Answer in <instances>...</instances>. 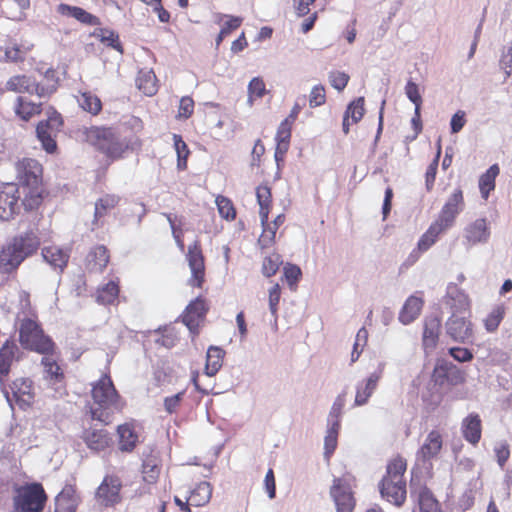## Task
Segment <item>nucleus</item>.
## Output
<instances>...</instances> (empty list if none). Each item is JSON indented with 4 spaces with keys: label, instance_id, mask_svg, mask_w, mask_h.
I'll return each mask as SVG.
<instances>
[{
    "label": "nucleus",
    "instance_id": "1",
    "mask_svg": "<svg viewBox=\"0 0 512 512\" xmlns=\"http://www.w3.org/2000/svg\"><path fill=\"white\" fill-rule=\"evenodd\" d=\"M18 188L23 194L22 204L26 210L37 208L42 199V167L30 158L19 160L15 165Z\"/></svg>",
    "mask_w": 512,
    "mask_h": 512
},
{
    "label": "nucleus",
    "instance_id": "2",
    "mask_svg": "<svg viewBox=\"0 0 512 512\" xmlns=\"http://www.w3.org/2000/svg\"><path fill=\"white\" fill-rule=\"evenodd\" d=\"M40 241L33 232L14 237L0 251V272L11 273L39 247Z\"/></svg>",
    "mask_w": 512,
    "mask_h": 512
},
{
    "label": "nucleus",
    "instance_id": "3",
    "mask_svg": "<svg viewBox=\"0 0 512 512\" xmlns=\"http://www.w3.org/2000/svg\"><path fill=\"white\" fill-rule=\"evenodd\" d=\"M93 405L90 408L92 419L108 423L110 411L120 410L122 405L109 376H102L92 387Z\"/></svg>",
    "mask_w": 512,
    "mask_h": 512
},
{
    "label": "nucleus",
    "instance_id": "4",
    "mask_svg": "<svg viewBox=\"0 0 512 512\" xmlns=\"http://www.w3.org/2000/svg\"><path fill=\"white\" fill-rule=\"evenodd\" d=\"M406 461L397 457L387 466V475L383 478L380 493L383 498L400 507L406 499V482L403 478L406 471Z\"/></svg>",
    "mask_w": 512,
    "mask_h": 512
},
{
    "label": "nucleus",
    "instance_id": "5",
    "mask_svg": "<svg viewBox=\"0 0 512 512\" xmlns=\"http://www.w3.org/2000/svg\"><path fill=\"white\" fill-rule=\"evenodd\" d=\"M19 340L21 345L41 354H48L53 350L52 341L43 334L36 317H29L26 312L18 313Z\"/></svg>",
    "mask_w": 512,
    "mask_h": 512
},
{
    "label": "nucleus",
    "instance_id": "6",
    "mask_svg": "<svg viewBox=\"0 0 512 512\" xmlns=\"http://www.w3.org/2000/svg\"><path fill=\"white\" fill-rule=\"evenodd\" d=\"M47 496L40 484L33 483L20 486L13 496L15 512H42Z\"/></svg>",
    "mask_w": 512,
    "mask_h": 512
},
{
    "label": "nucleus",
    "instance_id": "7",
    "mask_svg": "<svg viewBox=\"0 0 512 512\" xmlns=\"http://www.w3.org/2000/svg\"><path fill=\"white\" fill-rule=\"evenodd\" d=\"M62 126V118L53 108L47 111V119L39 122L36 133L43 149L48 153L55 152L57 145L55 137Z\"/></svg>",
    "mask_w": 512,
    "mask_h": 512
},
{
    "label": "nucleus",
    "instance_id": "8",
    "mask_svg": "<svg viewBox=\"0 0 512 512\" xmlns=\"http://www.w3.org/2000/svg\"><path fill=\"white\" fill-rule=\"evenodd\" d=\"M353 481L354 479L350 475L334 478L330 495L336 505L337 512H351L353 510L355 506L352 491Z\"/></svg>",
    "mask_w": 512,
    "mask_h": 512
},
{
    "label": "nucleus",
    "instance_id": "9",
    "mask_svg": "<svg viewBox=\"0 0 512 512\" xmlns=\"http://www.w3.org/2000/svg\"><path fill=\"white\" fill-rule=\"evenodd\" d=\"M23 194L14 183L3 184L0 188V219L9 221L20 211Z\"/></svg>",
    "mask_w": 512,
    "mask_h": 512
},
{
    "label": "nucleus",
    "instance_id": "10",
    "mask_svg": "<svg viewBox=\"0 0 512 512\" xmlns=\"http://www.w3.org/2000/svg\"><path fill=\"white\" fill-rule=\"evenodd\" d=\"M464 206L462 190H454L447 198L435 221L448 230L454 225L457 216L463 211Z\"/></svg>",
    "mask_w": 512,
    "mask_h": 512
},
{
    "label": "nucleus",
    "instance_id": "11",
    "mask_svg": "<svg viewBox=\"0 0 512 512\" xmlns=\"http://www.w3.org/2000/svg\"><path fill=\"white\" fill-rule=\"evenodd\" d=\"M6 89L16 93L36 94L40 98L48 97L55 91V86L44 87L36 84L30 77L25 75H16L11 77L6 83Z\"/></svg>",
    "mask_w": 512,
    "mask_h": 512
},
{
    "label": "nucleus",
    "instance_id": "12",
    "mask_svg": "<svg viewBox=\"0 0 512 512\" xmlns=\"http://www.w3.org/2000/svg\"><path fill=\"white\" fill-rule=\"evenodd\" d=\"M186 260L191 271L189 284L194 287H201L205 278V263L198 241L189 245Z\"/></svg>",
    "mask_w": 512,
    "mask_h": 512
},
{
    "label": "nucleus",
    "instance_id": "13",
    "mask_svg": "<svg viewBox=\"0 0 512 512\" xmlns=\"http://www.w3.org/2000/svg\"><path fill=\"white\" fill-rule=\"evenodd\" d=\"M446 334L455 342L466 343L473 337V325L463 316L452 315L445 324Z\"/></svg>",
    "mask_w": 512,
    "mask_h": 512
},
{
    "label": "nucleus",
    "instance_id": "14",
    "mask_svg": "<svg viewBox=\"0 0 512 512\" xmlns=\"http://www.w3.org/2000/svg\"><path fill=\"white\" fill-rule=\"evenodd\" d=\"M385 367L386 363L380 362L376 371L372 372L365 380L357 384L354 400L355 406H363L368 403L369 398L377 388L378 382L382 377Z\"/></svg>",
    "mask_w": 512,
    "mask_h": 512
},
{
    "label": "nucleus",
    "instance_id": "15",
    "mask_svg": "<svg viewBox=\"0 0 512 512\" xmlns=\"http://www.w3.org/2000/svg\"><path fill=\"white\" fill-rule=\"evenodd\" d=\"M491 231L485 218H478L464 228V242L472 247L478 244H486L490 239Z\"/></svg>",
    "mask_w": 512,
    "mask_h": 512
},
{
    "label": "nucleus",
    "instance_id": "16",
    "mask_svg": "<svg viewBox=\"0 0 512 512\" xmlns=\"http://www.w3.org/2000/svg\"><path fill=\"white\" fill-rule=\"evenodd\" d=\"M121 481L116 476H106L96 492L97 499L105 506L120 500Z\"/></svg>",
    "mask_w": 512,
    "mask_h": 512
},
{
    "label": "nucleus",
    "instance_id": "17",
    "mask_svg": "<svg viewBox=\"0 0 512 512\" xmlns=\"http://www.w3.org/2000/svg\"><path fill=\"white\" fill-rule=\"evenodd\" d=\"M117 134L115 129L106 127H91L85 132L86 140L104 154Z\"/></svg>",
    "mask_w": 512,
    "mask_h": 512
},
{
    "label": "nucleus",
    "instance_id": "18",
    "mask_svg": "<svg viewBox=\"0 0 512 512\" xmlns=\"http://www.w3.org/2000/svg\"><path fill=\"white\" fill-rule=\"evenodd\" d=\"M12 396L21 408L29 407L35 396L32 381L25 378L15 380L12 386Z\"/></svg>",
    "mask_w": 512,
    "mask_h": 512
},
{
    "label": "nucleus",
    "instance_id": "19",
    "mask_svg": "<svg viewBox=\"0 0 512 512\" xmlns=\"http://www.w3.org/2000/svg\"><path fill=\"white\" fill-rule=\"evenodd\" d=\"M442 437L439 432L431 431L417 452V460L427 462L435 458L442 449Z\"/></svg>",
    "mask_w": 512,
    "mask_h": 512
},
{
    "label": "nucleus",
    "instance_id": "20",
    "mask_svg": "<svg viewBox=\"0 0 512 512\" xmlns=\"http://www.w3.org/2000/svg\"><path fill=\"white\" fill-rule=\"evenodd\" d=\"M206 310L205 302L199 298L188 305L183 315V323L191 332H197L199 324L205 316Z\"/></svg>",
    "mask_w": 512,
    "mask_h": 512
},
{
    "label": "nucleus",
    "instance_id": "21",
    "mask_svg": "<svg viewBox=\"0 0 512 512\" xmlns=\"http://www.w3.org/2000/svg\"><path fill=\"white\" fill-rule=\"evenodd\" d=\"M80 498L72 485H66L55 498V512H76Z\"/></svg>",
    "mask_w": 512,
    "mask_h": 512
},
{
    "label": "nucleus",
    "instance_id": "22",
    "mask_svg": "<svg viewBox=\"0 0 512 512\" xmlns=\"http://www.w3.org/2000/svg\"><path fill=\"white\" fill-rule=\"evenodd\" d=\"M441 322L435 317H428L424 322L422 343L426 353L434 350L437 346Z\"/></svg>",
    "mask_w": 512,
    "mask_h": 512
},
{
    "label": "nucleus",
    "instance_id": "23",
    "mask_svg": "<svg viewBox=\"0 0 512 512\" xmlns=\"http://www.w3.org/2000/svg\"><path fill=\"white\" fill-rule=\"evenodd\" d=\"M83 440L88 448L94 451L104 450L111 443V438L106 430L95 428L84 431Z\"/></svg>",
    "mask_w": 512,
    "mask_h": 512
},
{
    "label": "nucleus",
    "instance_id": "24",
    "mask_svg": "<svg viewBox=\"0 0 512 512\" xmlns=\"http://www.w3.org/2000/svg\"><path fill=\"white\" fill-rule=\"evenodd\" d=\"M57 12L63 16L73 17L83 24L97 25L99 23L96 16L77 6L62 3L57 6Z\"/></svg>",
    "mask_w": 512,
    "mask_h": 512
},
{
    "label": "nucleus",
    "instance_id": "25",
    "mask_svg": "<svg viewBox=\"0 0 512 512\" xmlns=\"http://www.w3.org/2000/svg\"><path fill=\"white\" fill-rule=\"evenodd\" d=\"M422 306L423 301L421 298L410 296L399 313V321L404 325L412 323L419 316Z\"/></svg>",
    "mask_w": 512,
    "mask_h": 512
},
{
    "label": "nucleus",
    "instance_id": "26",
    "mask_svg": "<svg viewBox=\"0 0 512 512\" xmlns=\"http://www.w3.org/2000/svg\"><path fill=\"white\" fill-rule=\"evenodd\" d=\"M87 269L91 272H101L109 262V255L104 246H97L87 255Z\"/></svg>",
    "mask_w": 512,
    "mask_h": 512
},
{
    "label": "nucleus",
    "instance_id": "27",
    "mask_svg": "<svg viewBox=\"0 0 512 512\" xmlns=\"http://www.w3.org/2000/svg\"><path fill=\"white\" fill-rule=\"evenodd\" d=\"M212 496V487L210 483L203 481L196 485L187 497L190 505L201 507L206 505Z\"/></svg>",
    "mask_w": 512,
    "mask_h": 512
},
{
    "label": "nucleus",
    "instance_id": "28",
    "mask_svg": "<svg viewBox=\"0 0 512 512\" xmlns=\"http://www.w3.org/2000/svg\"><path fill=\"white\" fill-rule=\"evenodd\" d=\"M44 260L54 268L62 270L68 262V253L58 247H45L42 250Z\"/></svg>",
    "mask_w": 512,
    "mask_h": 512
},
{
    "label": "nucleus",
    "instance_id": "29",
    "mask_svg": "<svg viewBox=\"0 0 512 512\" xmlns=\"http://www.w3.org/2000/svg\"><path fill=\"white\" fill-rule=\"evenodd\" d=\"M447 229L441 226L436 221L432 222L427 231L421 236L418 241V249L421 252L427 251L432 245L435 244L438 237Z\"/></svg>",
    "mask_w": 512,
    "mask_h": 512
},
{
    "label": "nucleus",
    "instance_id": "30",
    "mask_svg": "<svg viewBox=\"0 0 512 512\" xmlns=\"http://www.w3.org/2000/svg\"><path fill=\"white\" fill-rule=\"evenodd\" d=\"M136 82L139 90L147 96H153L158 90L156 75L152 70H141Z\"/></svg>",
    "mask_w": 512,
    "mask_h": 512
},
{
    "label": "nucleus",
    "instance_id": "31",
    "mask_svg": "<svg viewBox=\"0 0 512 512\" xmlns=\"http://www.w3.org/2000/svg\"><path fill=\"white\" fill-rule=\"evenodd\" d=\"M119 295L118 282L111 280L105 285L98 288L96 293V300L103 305L114 304Z\"/></svg>",
    "mask_w": 512,
    "mask_h": 512
},
{
    "label": "nucleus",
    "instance_id": "32",
    "mask_svg": "<svg viewBox=\"0 0 512 512\" xmlns=\"http://www.w3.org/2000/svg\"><path fill=\"white\" fill-rule=\"evenodd\" d=\"M224 350L211 346L207 351V361L205 366V371L208 376H214L222 367Z\"/></svg>",
    "mask_w": 512,
    "mask_h": 512
},
{
    "label": "nucleus",
    "instance_id": "33",
    "mask_svg": "<svg viewBox=\"0 0 512 512\" xmlns=\"http://www.w3.org/2000/svg\"><path fill=\"white\" fill-rule=\"evenodd\" d=\"M119 446L122 451H132L138 442V435L130 424L118 427Z\"/></svg>",
    "mask_w": 512,
    "mask_h": 512
},
{
    "label": "nucleus",
    "instance_id": "34",
    "mask_svg": "<svg viewBox=\"0 0 512 512\" xmlns=\"http://www.w3.org/2000/svg\"><path fill=\"white\" fill-rule=\"evenodd\" d=\"M256 196L257 201L259 204V217L261 224H265L269 211H270V204H271V191L270 188L266 185H261L256 190Z\"/></svg>",
    "mask_w": 512,
    "mask_h": 512
},
{
    "label": "nucleus",
    "instance_id": "35",
    "mask_svg": "<svg viewBox=\"0 0 512 512\" xmlns=\"http://www.w3.org/2000/svg\"><path fill=\"white\" fill-rule=\"evenodd\" d=\"M463 434L467 441L475 444L481 437L480 419L477 415H470L464 420Z\"/></svg>",
    "mask_w": 512,
    "mask_h": 512
},
{
    "label": "nucleus",
    "instance_id": "36",
    "mask_svg": "<svg viewBox=\"0 0 512 512\" xmlns=\"http://www.w3.org/2000/svg\"><path fill=\"white\" fill-rule=\"evenodd\" d=\"M16 350L17 346L10 342H6L0 349V381L9 373Z\"/></svg>",
    "mask_w": 512,
    "mask_h": 512
},
{
    "label": "nucleus",
    "instance_id": "37",
    "mask_svg": "<svg viewBox=\"0 0 512 512\" xmlns=\"http://www.w3.org/2000/svg\"><path fill=\"white\" fill-rule=\"evenodd\" d=\"M133 145L134 143H132L127 138L122 137L118 133L115 139L109 145V148L105 155L112 159H119L123 156L125 151H127L130 148H133Z\"/></svg>",
    "mask_w": 512,
    "mask_h": 512
},
{
    "label": "nucleus",
    "instance_id": "38",
    "mask_svg": "<svg viewBox=\"0 0 512 512\" xmlns=\"http://www.w3.org/2000/svg\"><path fill=\"white\" fill-rule=\"evenodd\" d=\"M80 107L92 115H97L102 109L101 100L91 92H82L77 97Z\"/></svg>",
    "mask_w": 512,
    "mask_h": 512
},
{
    "label": "nucleus",
    "instance_id": "39",
    "mask_svg": "<svg viewBox=\"0 0 512 512\" xmlns=\"http://www.w3.org/2000/svg\"><path fill=\"white\" fill-rule=\"evenodd\" d=\"M499 173L497 165L491 166L485 174L480 177L479 189L484 199H487L490 191L495 188V178Z\"/></svg>",
    "mask_w": 512,
    "mask_h": 512
},
{
    "label": "nucleus",
    "instance_id": "40",
    "mask_svg": "<svg viewBox=\"0 0 512 512\" xmlns=\"http://www.w3.org/2000/svg\"><path fill=\"white\" fill-rule=\"evenodd\" d=\"M160 473L159 461L155 456H149L143 461V480L149 484L157 481Z\"/></svg>",
    "mask_w": 512,
    "mask_h": 512
},
{
    "label": "nucleus",
    "instance_id": "41",
    "mask_svg": "<svg viewBox=\"0 0 512 512\" xmlns=\"http://www.w3.org/2000/svg\"><path fill=\"white\" fill-rule=\"evenodd\" d=\"M418 505L421 512H441L438 501L427 488L419 491Z\"/></svg>",
    "mask_w": 512,
    "mask_h": 512
},
{
    "label": "nucleus",
    "instance_id": "42",
    "mask_svg": "<svg viewBox=\"0 0 512 512\" xmlns=\"http://www.w3.org/2000/svg\"><path fill=\"white\" fill-rule=\"evenodd\" d=\"M280 295H281L280 286L278 284H274L269 289V296H268L269 310H270L271 316L273 318L272 328L274 331L278 330V324H277L278 313L277 312H278V304L280 301Z\"/></svg>",
    "mask_w": 512,
    "mask_h": 512
},
{
    "label": "nucleus",
    "instance_id": "43",
    "mask_svg": "<svg viewBox=\"0 0 512 512\" xmlns=\"http://www.w3.org/2000/svg\"><path fill=\"white\" fill-rule=\"evenodd\" d=\"M40 106V104L28 102L22 97H18L15 112L21 119L28 121L32 116L40 112Z\"/></svg>",
    "mask_w": 512,
    "mask_h": 512
},
{
    "label": "nucleus",
    "instance_id": "44",
    "mask_svg": "<svg viewBox=\"0 0 512 512\" xmlns=\"http://www.w3.org/2000/svg\"><path fill=\"white\" fill-rule=\"evenodd\" d=\"M452 363L444 359H438L432 373V379L436 384L443 385L447 382L452 369Z\"/></svg>",
    "mask_w": 512,
    "mask_h": 512
},
{
    "label": "nucleus",
    "instance_id": "45",
    "mask_svg": "<svg viewBox=\"0 0 512 512\" xmlns=\"http://www.w3.org/2000/svg\"><path fill=\"white\" fill-rule=\"evenodd\" d=\"M364 104V97H358L348 105L344 115L351 119L353 124L358 123L365 113Z\"/></svg>",
    "mask_w": 512,
    "mask_h": 512
},
{
    "label": "nucleus",
    "instance_id": "46",
    "mask_svg": "<svg viewBox=\"0 0 512 512\" xmlns=\"http://www.w3.org/2000/svg\"><path fill=\"white\" fill-rule=\"evenodd\" d=\"M119 202L116 195H105L95 203V220L103 217L109 210L114 208Z\"/></svg>",
    "mask_w": 512,
    "mask_h": 512
},
{
    "label": "nucleus",
    "instance_id": "47",
    "mask_svg": "<svg viewBox=\"0 0 512 512\" xmlns=\"http://www.w3.org/2000/svg\"><path fill=\"white\" fill-rule=\"evenodd\" d=\"M173 142L177 153V168L183 170L187 166V158L189 155L188 147L180 135L174 134Z\"/></svg>",
    "mask_w": 512,
    "mask_h": 512
},
{
    "label": "nucleus",
    "instance_id": "48",
    "mask_svg": "<svg viewBox=\"0 0 512 512\" xmlns=\"http://www.w3.org/2000/svg\"><path fill=\"white\" fill-rule=\"evenodd\" d=\"M215 22L222 25V34L229 35L233 30H236L241 25L242 18L225 14H217L215 16Z\"/></svg>",
    "mask_w": 512,
    "mask_h": 512
},
{
    "label": "nucleus",
    "instance_id": "49",
    "mask_svg": "<svg viewBox=\"0 0 512 512\" xmlns=\"http://www.w3.org/2000/svg\"><path fill=\"white\" fill-rule=\"evenodd\" d=\"M263 227L262 234L260 235L258 239V244L262 249L268 248L273 245L275 242V236L276 232L278 230V227L272 225L271 223L266 221L265 224H261Z\"/></svg>",
    "mask_w": 512,
    "mask_h": 512
},
{
    "label": "nucleus",
    "instance_id": "50",
    "mask_svg": "<svg viewBox=\"0 0 512 512\" xmlns=\"http://www.w3.org/2000/svg\"><path fill=\"white\" fill-rule=\"evenodd\" d=\"M503 317L504 308L502 306L495 307L484 320L485 329L488 332L496 331Z\"/></svg>",
    "mask_w": 512,
    "mask_h": 512
},
{
    "label": "nucleus",
    "instance_id": "51",
    "mask_svg": "<svg viewBox=\"0 0 512 512\" xmlns=\"http://www.w3.org/2000/svg\"><path fill=\"white\" fill-rule=\"evenodd\" d=\"M339 425L337 423L331 424V426L327 429V434L325 436L324 447H325V455L329 457L335 450L337 446V438L339 432Z\"/></svg>",
    "mask_w": 512,
    "mask_h": 512
},
{
    "label": "nucleus",
    "instance_id": "52",
    "mask_svg": "<svg viewBox=\"0 0 512 512\" xmlns=\"http://www.w3.org/2000/svg\"><path fill=\"white\" fill-rule=\"evenodd\" d=\"M216 205L218 207V211L221 217L227 220H233L235 218L236 211L234 209L232 202L228 198L224 196H217Z\"/></svg>",
    "mask_w": 512,
    "mask_h": 512
},
{
    "label": "nucleus",
    "instance_id": "53",
    "mask_svg": "<svg viewBox=\"0 0 512 512\" xmlns=\"http://www.w3.org/2000/svg\"><path fill=\"white\" fill-rule=\"evenodd\" d=\"M42 364L44 366L46 378L57 381L62 377L60 367L51 356L43 357Z\"/></svg>",
    "mask_w": 512,
    "mask_h": 512
},
{
    "label": "nucleus",
    "instance_id": "54",
    "mask_svg": "<svg viewBox=\"0 0 512 512\" xmlns=\"http://www.w3.org/2000/svg\"><path fill=\"white\" fill-rule=\"evenodd\" d=\"M281 262H282L281 258L278 254H273V255L266 257L264 259L263 265H262L263 274L266 277H271L272 275H274L277 272Z\"/></svg>",
    "mask_w": 512,
    "mask_h": 512
},
{
    "label": "nucleus",
    "instance_id": "55",
    "mask_svg": "<svg viewBox=\"0 0 512 512\" xmlns=\"http://www.w3.org/2000/svg\"><path fill=\"white\" fill-rule=\"evenodd\" d=\"M326 101L325 88L322 85L314 86L309 94V106L311 108L322 106Z\"/></svg>",
    "mask_w": 512,
    "mask_h": 512
},
{
    "label": "nucleus",
    "instance_id": "56",
    "mask_svg": "<svg viewBox=\"0 0 512 512\" xmlns=\"http://www.w3.org/2000/svg\"><path fill=\"white\" fill-rule=\"evenodd\" d=\"M329 82L333 88L342 91L348 84L349 75L341 71H332L329 73Z\"/></svg>",
    "mask_w": 512,
    "mask_h": 512
},
{
    "label": "nucleus",
    "instance_id": "57",
    "mask_svg": "<svg viewBox=\"0 0 512 512\" xmlns=\"http://www.w3.org/2000/svg\"><path fill=\"white\" fill-rule=\"evenodd\" d=\"M405 94L407 98L415 105L417 108H421L422 97L419 91L418 85L409 80L405 85Z\"/></svg>",
    "mask_w": 512,
    "mask_h": 512
},
{
    "label": "nucleus",
    "instance_id": "58",
    "mask_svg": "<svg viewBox=\"0 0 512 512\" xmlns=\"http://www.w3.org/2000/svg\"><path fill=\"white\" fill-rule=\"evenodd\" d=\"M343 407H344V398L339 396L336 398V400L334 401V403L330 409V412L328 415L329 426H331V424H335V423H337L340 426V417L342 414Z\"/></svg>",
    "mask_w": 512,
    "mask_h": 512
},
{
    "label": "nucleus",
    "instance_id": "59",
    "mask_svg": "<svg viewBox=\"0 0 512 512\" xmlns=\"http://www.w3.org/2000/svg\"><path fill=\"white\" fill-rule=\"evenodd\" d=\"M184 395H185V390L180 391L175 395L166 397L164 399L165 411L169 414L175 413L178 410Z\"/></svg>",
    "mask_w": 512,
    "mask_h": 512
},
{
    "label": "nucleus",
    "instance_id": "60",
    "mask_svg": "<svg viewBox=\"0 0 512 512\" xmlns=\"http://www.w3.org/2000/svg\"><path fill=\"white\" fill-rule=\"evenodd\" d=\"M194 110V101L192 98L185 96L182 97L179 103L178 118L188 119Z\"/></svg>",
    "mask_w": 512,
    "mask_h": 512
},
{
    "label": "nucleus",
    "instance_id": "61",
    "mask_svg": "<svg viewBox=\"0 0 512 512\" xmlns=\"http://www.w3.org/2000/svg\"><path fill=\"white\" fill-rule=\"evenodd\" d=\"M440 153H441V146L438 145L436 157L432 161V163L428 166L426 175H425L426 176V186H427L428 190H430L432 188L433 183L435 181Z\"/></svg>",
    "mask_w": 512,
    "mask_h": 512
},
{
    "label": "nucleus",
    "instance_id": "62",
    "mask_svg": "<svg viewBox=\"0 0 512 512\" xmlns=\"http://www.w3.org/2000/svg\"><path fill=\"white\" fill-rule=\"evenodd\" d=\"M248 94H253L257 98H262L266 94V86L262 78L254 77L248 84Z\"/></svg>",
    "mask_w": 512,
    "mask_h": 512
},
{
    "label": "nucleus",
    "instance_id": "63",
    "mask_svg": "<svg viewBox=\"0 0 512 512\" xmlns=\"http://www.w3.org/2000/svg\"><path fill=\"white\" fill-rule=\"evenodd\" d=\"M284 274L290 287L294 286L301 277V269L293 264L284 267Z\"/></svg>",
    "mask_w": 512,
    "mask_h": 512
},
{
    "label": "nucleus",
    "instance_id": "64",
    "mask_svg": "<svg viewBox=\"0 0 512 512\" xmlns=\"http://www.w3.org/2000/svg\"><path fill=\"white\" fill-rule=\"evenodd\" d=\"M24 52L16 45L5 48V58L6 62H21L24 60Z\"/></svg>",
    "mask_w": 512,
    "mask_h": 512
}]
</instances>
